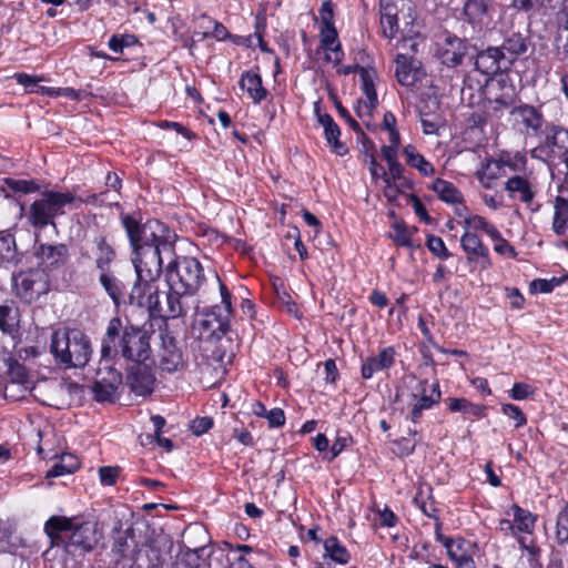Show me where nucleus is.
<instances>
[{
	"label": "nucleus",
	"instance_id": "obj_1",
	"mask_svg": "<svg viewBox=\"0 0 568 568\" xmlns=\"http://www.w3.org/2000/svg\"><path fill=\"white\" fill-rule=\"evenodd\" d=\"M122 224L135 254L134 267L145 268V276H154L162 271L163 255L173 257L176 235L165 224L150 220L140 224L130 215L122 217Z\"/></svg>",
	"mask_w": 568,
	"mask_h": 568
},
{
	"label": "nucleus",
	"instance_id": "obj_2",
	"mask_svg": "<svg viewBox=\"0 0 568 568\" xmlns=\"http://www.w3.org/2000/svg\"><path fill=\"white\" fill-rule=\"evenodd\" d=\"M150 338L146 329L132 324L123 326L120 317H112L101 343L102 358L108 361L121 355L133 364L154 363Z\"/></svg>",
	"mask_w": 568,
	"mask_h": 568
},
{
	"label": "nucleus",
	"instance_id": "obj_3",
	"mask_svg": "<svg viewBox=\"0 0 568 568\" xmlns=\"http://www.w3.org/2000/svg\"><path fill=\"white\" fill-rule=\"evenodd\" d=\"M44 531L52 547L63 546L73 556L92 551L101 538L97 524L74 525L72 519L62 516L50 517L44 524Z\"/></svg>",
	"mask_w": 568,
	"mask_h": 568
},
{
	"label": "nucleus",
	"instance_id": "obj_4",
	"mask_svg": "<svg viewBox=\"0 0 568 568\" xmlns=\"http://www.w3.org/2000/svg\"><path fill=\"white\" fill-rule=\"evenodd\" d=\"M50 352L65 367H84L91 358L90 338L79 329H58L51 335Z\"/></svg>",
	"mask_w": 568,
	"mask_h": 568
},
{
	"label": "nucleus",
	"instance_id": "obj_5",
	"mask_svg": "<svg viewBox=\"0 0 568 568\" xmlns=\"http://www.w3.org/2000/svg\"><path fill=\"white\" fill-rule=\"evenodd\" d=\"M75 200V195L71 192L44 191L41 197L31 204L28 221L38 230L54 225V219L63 215L65 206L73 204Z\"/></svg>",
	"mask_w": 568,
	"mask_h": 568
},
{
	"label": "nucleus",
	"instance_id": "obj_6",
	"mask_svg": "<svg viewBox=\"0 0 568 568\" xmlns=\"http://www.w3.org/2000/svg\"><path fill=\"white\" fill-rule=\"evenodd\" d=\"M215 277L219 283L222 303L221 305H214L211 308L203 311L197 320L200 335L207 339H220L230 329L232 296L227 287L220 281L219 276L215 275Z\"/></svg>",
	"mask_w": 568,
	"mask_h": 568
},
{
	"label": "nucleus",
	"instance_id": "obj_7",
	"mask_svg": "<svg viewBox=\"0 0 568 568\" xmlns=\"http://www.w3.org/2000/svg\"><path fill=\"white\" fill-rule=\"evenodd\" d=\"M404 387L408 390V406L410 407L409 419L417 424L423 416V412L430 409L439 403L442 393L438 383L428 385L427 379H419L409 374L403 378Z\"/></svg>",
	"mask_w": 568,
	"mask_h": 568
},
{
	"label": "nucleus",
	"instance_id": "obj_8",
	"mask_svg": "<svg viewBox=\"0 0 568 568\" xmlns=\"http://www.w3.org/2000/svg\"><path fill=\"white\" fill-rule=\"evenodd\" d=\"M169 258L166 284H173L176 288L195 294L204 280L201 263L194 257Z\"/></svg>",
	"mask_w": 568,
	"mask_h": 568
},
{
	"label": "nucleus",
	"instance_id": "obj_9",
	"mask_svg": "<svg viewBox=\"0 0 568 568\" xmlns=\"http://www.w3.org/2000/svg\"><path fill=\"white\" fill-rule=\"evenodd\" d=\"M114 358L100 359L99 368L97 369L95 381L92 385V393L94 399L98 402H113L115 399L116 390L122 384V375L112 367Z\"/></svg>",
	"mask_w": 568,
	"mask_h": 568
},
{
	"label": "nucleus",
	"instance_id": "obj_10",
	"mask_svg": "<svg viewBox=\"0 0 568 568\" xmlns=\"http://www.w3.org/2000/svg\"><path fill=\"white\" fill-rule=\"evenodd\" d=\"M13 288L26 303L36 302L49 291L48 275L40 270H28L13 275Z\"/></svg>",
	"mask_w": 568,
	"mask_h": 568
},
{
	"label": "nucleus",
	"instance_id": "obj_11",
	"mask_svg": "<svg viewBox=\"0 0 568 568\" xmlns=\"http://www.w3.org/2000/svg\"><path fill=\"white\" fill-rule=\"evenodd\" d=\"M517 94L513 84L505 81H496L488 85L484 108L487 115L499 119L505 110L516 106Z\"/></svg>",
	"mask_w": 568,
	"mask_h": 568
},
{
	"label": "nucleus",
	"instance_id": "obj_12",
	"mask_svg": "<svg viewBox=\"0 0 568 568\" xmlns=\"http://www.w3.org/2000/svg\"><path fill=\"white\" fill-rule=\"evenodd\" d=\"M159 337L160 345L156 354L159 367L170 374L183 369L185 365L183 351L173 334L164 328L160 331Z\"/></svg>",
	"mask_w": 568,
	"mask_h": 568
},
{
	"label": "nucleus",
	"instance_id": "obj_13",
	"mask_svg": "<svg viewBox=\"0 0 568 568\" xmlns=\"http://www.w3.org/2000/svg\"><path fill=\"white\" fill-rule=\"evenodd\" d=\"M134 268L138 280L129 295L130 304L146 308L151 315L153 312L154 302L158 300L160 293L156 281L159 280L162 271H159L156 275H152L149 278L145 276V272H143L146 267H143V270L140 267Z\"/></svg>",
	"mask_w": 568,
	"mask_h": 568
},
{
	"label": "nucleus",
	"instance_id": "obj_14",
	"mask_svg": "<svg viewBox=\"0 0 568 568\" xmlns=\"http://www.w3.org/2000/svg\"><path fill=\"white\" fill-rule=\"evenodd\" d=\"M80 254L82 257L92 258L95 267L100 271H108L116 257L114 247L102 233L88 236L84 245L80 248Z\"/></svg>",
	"mask_w": 568,
	"mask_h": 568
},
{
	"label": "nucleus",
	"instance_id": "obj_15",
	"mask_svg": "<svg viewBox=\"0 0 568 568\" xmlns=\"http://www.w3.org/2000/svg\"><path fill=\"white\" fill-rule=\"evenodd\" d=\"M169 291L165 294V304H161L160 295L154 302L151 317L178 318L185 316L189 311L186 298L192 294L176 288L173 284H168Z\"/></svg>",
	"mask_w": 568,
	"mask_h": 568
},
{
	"label": "nucleus",
	"instance_id": "obj_16",
	"mask_svg": "<svg viewBox=\"0 0 568 568\" xmlns=\"http://www.w3.org/2000/svg\"><path fill=\"white\" fill-rule=\"evenodd\" d=\"M513 126L526 136H537L544 125L542 113L530 104H519L509 111Z\"/></svg>",
	"mask_w": 568,
	"mask_h": 568
},
{
	"label": "nucleus",
	"instance_id": "obj_17",
	"mask_svg": "<svg viewBox=\"0 0 568 568\" xmlns=\"http://www.w3.org/2000/svg\"><path fill=\"white\" fill-rule=\"evenodd\" d=\"M34 256L41 267L40 271L48 275L49 272L63 267L69 261L70 253L63 243H41L34 247Z\"/></svg>",
	"mask_w": 568,
	"mask_h": 568
},
{
	"label": "nucleus",
	"instance_id": "obj_18",
	"mask_svg": "<svg viewBox=\"0 0 568 568\" xmlns=\"http://www.w3.org/2000/svg\"><path fill=\"white\" fill-rule=\"evenodd\" d=\"M395 77L399 84L413 87L426 77L422 62L408 52L395 57Z\"/></svg>",
	"mask_w": 568,
	"mask_h": 568
},
{
	"label": "nucleus",
	"instance_id": "obj_19",
	"mask_svg": "<svg viewBox=\"0 0 568 568\" xmlns=\"http://www.w3.org/2000/svg\"><path fill=\"white\" fill-rule=\"evenodd\" d=\"M151 362L144 364H133L126 375V384L131 392L139 396H146L153 392L155 376L152 372Z\"/></svg>",
	"mask_w": 568,
	"mask_h": 568
},
{
	"label": "nucleus",
	"instance_id": "obj_20",
	"mask_svg": "<svg viewBox=\"0 0 568 568\" xmlns=\"http://www.w3.org/2000/svg\"><path fill=\"white\" fill-rule=\"evenodd\" d=\"M475 68L486 75L496 74L510 68L509 60L505 58V51L498 47H489L477 52Z\"/></svg>",
	"mask_w": 568,
	"mask_h": 568
},
{
	"label": "nucleus",
	"instance_id": "obj_21",
	"mask_svg": "<svg viewBox=\"0 0 568 568\" xmlns=\"http://www.w3.org/2000/svg\"><path fill=\"white\" fill-rule=\"evenodd\" d=\"M529 44L528 30L511 27L504 31L503 43L499 48L505 51V58L509 60L511 65L519 55L527 52Z\"/></svg>",
	"mask_w": 568,
	"mask_h": 568
},
{
	"label": "nucleus",
	"instance_id": "obj_22",
	"mask_svg": "<svg viewBox=\"0 0 568 568\" xmlns=\"http://www.w3.org/2000/svg\"><path fill=\"white\" fill-rule=\"evenodd\" d=\"M112 554L120 558H134L138 554V542L134 538V530L130 527L122 528L121 520H116L112 528Z\"/></svg>",
	"mask_w": 568,
	"mask_h": 568
},
{
	"label": "nucleus",
	"instance_id": "obj_23",
	"mask_svg": "<svg viewBox=\"0 0 568 568\" xmlns=\"http://www.w3.org/2000/svg\"><path fill=\"white\" fill-rule=\"evenodd\" d=\"M490 0H467L464 3L463 14L465 21L474 32H481L489 24Z\"/></svg>",
	"mask_w": 568,
	"mask_h": 568
},
{
	"label": "nucleus",
	"instance_id": "obj_24",
	"mask_svg": "<svg viewBox=\"0 0 568 568\" xmlns=\"http://www.w3.org/2000/svg\"><path fill=\"white\" fill-rule=\"evenodd\" d=\"M460 245L467 255L468 262H479L481 268L491 266L489 250L475 232L466 230L460 237Z\"/></svg>",
	"mask_w": 568,
	"mask_h": 568
},
{
	"label": "nucleus",
	"instance_id": "obj_25",
	"mask_svg": "<svg viewBox=\"0 0 568 568\" xmlns=\"http://www.w3.org/2000/svg\"><path fill=\"white\" fill-rule=\"evenodd\" d=\"M468 45L463 39L448 34L444 40L439 54L444 64L456 67L459 65L465 55L468 54Z\"/></svg>",
	"mask_w": 568,
	"mask_h": 568
},
{
	"label": "nucleus",
	"instance_id": "obj_26",
	"mask_svg": "<svg viewBox=\"0 0 568 568\" xmlns=\"http://www.w3.org/2000/svg\"><path fill=\"white\" fill-rule=\"evenodd\" d=\"M394 347H384L377 355L369 356L362 364V377L369 379L377 372L390 368L395 363Z\"/></svg>",
	"mask_w": 568,
	"mask_h": 568
},
{
	"label": "nucleus",
	"instance_id": "obj_27",
	"mask_svg": "<svg viewBox=\"0 0 568 568\" xmlns=\"http://www.w3.org/2000/svg\"><path fill=\"white\" fill-rule=\"evenodd\" d=\"M321 44L323 49L331 50L333 53V55H326V61L334 62L336 64L342 61L344 53L342 51L341 43L337 41V31L334 23H331L329 26L322 24Z\"/></svg>",
	"mask_w": 568,
	"mask_h": 568
},
{
	"label": "nucleus",
	"instance_id": "obj_28",
	"mask_svg": "<svg viewBox=\"0 0 568 568\" xmlns=\"http://www.w3.org/2000/svg\"><path fill=\"white\" fill-rule=\"evenodd\" d=\"M381 24L386 38L392 39L397 32V7L394 0H379Z\"/></svg>",
	"mask_w": 568,
	"mask_h": 568
},
{
	"label": "nucleus",
	"instance_id": "obj_29",
	"mask_svg": "<svg viewBox=\"0 0 568 568\" xmlns=\"http://www.w3.org/2000/svg\"><path fill=\"white\" fill-rule=\"evenodd\" d=\"M240 87L245 90L254 103H260L266 98L267 91L262 84V78L258 73L246 71L242 74Z\"/></svg>",
	"mask_w": 568,
	"mask_h": 568
},
{
	"label": "nucleus",
	"instance_id": "obj_30",
	"mask_svg": "<svg viewBox=\"0 0 568 568\" xmlns=\"http://www.w3.org/2000/svg\"><path fill=\"white\" fill-rule=\"evenodd\" d=\"M505 189L511 197L518 194V199L526 204H529L535 197L530 182L520 175L509 178L505 183Z\"/></svg>",
	"mask_w": 568,
	"mask_h": 568
},
{
	"label": "nucleus",
	"instance_id": "obj_31",
	"mask_svg": "<svg viewBox=\"0 0 568 568\" xmlns=\"http://www.w3.org/2000/svg\"><path fill=\"white\" fill-rule=\"evenodd\" d=\"M432 190L437 194V196L442 201L446 203L458 204L463 201L462 193L453 183L448 181L436 179L432 183Z\"/></svg>",
	"mask_w": 568,
	"mask_h": 568
},
{
	"label": "nucleus",
	"instance_id": "obj_32",
	"mask_svg": "<svg viewBox=\"0 0 568 568\" xmlns=\"http://www.w3.org/2000/svg\"><path fill=\"white\" fill-rule=\"evenodd\" d=\"M19 327V312L13 305H0V329L2 333L13 336Z\"/></svg>",
	"mask_w": 568,
	"mask_h": 568
},
{
	"label": "nucleus",
	"instance_id": "obj_33",
	"mask_svg": "<svg viewBox=\"0 0 568 568\" xmlns=\"http://www.w3.org/2000/svg\"><path fill=\"white\" fill-rule=\"evenodd\" d=\"M78 458L72 454H63L59 460L47 471L45 478L60 477L72 474L79 468Z\"/></svg>",
	"mask_w": 568,
	"mask_h": 568
},
{
	"label": "nucleus",
	"instance_id": "obj_34",
	"mask_svg": "<svg viewBox=\"0 0 568 568\" xmlns=\"http://www.w3.org/2000/svg\"><path fill=\"white\" fill-rule=\"evenodd\" d=\"M358 74L362 82V90L364 91L368 101L365 103V108L372 110L377 105L378 102L374 84L375 72L366 68H358Z\"/></svg>",
	"mask_w": 568,
	"mask_h": 568
},
{
	"label": "nucleus",
	"instance_id": "obj_35",
	"mask_svg": "<svg viewBox=\"0 0 568 568\" xmlns=\"http://www.w3.org/2000/svg\"><path fill=\"white\" fill-rule=\"evenodd\" d=\"M568 202L558 196L555 201L552 230L557 235H566L568 226Z\"/></svg>",
	"mask_w": 568,
	"mask_h": 568
},
{
	"label": "nucleus",
	"instance_id": "obj_36",
	"mask_svg": "<svg viewBox=\"0 0 568 568\" xmlns=\"http://www.w3.org/2000/svg\"><path fill=\"white\" fill-rule=\"evenodd\" d=\"M0 260L14 264L19 262L16 239L7 230H0Z\"/></svg>",
	"mask_w": 568,
	"mask_h": 568
},
{
	"label": "nucleus",
	"instance_id": "obj_37",
	"mask_svg": "<svg viewBox=\"0 0 568 568\" xmlns=\"http://www.w3.org/2000/svg\"><path fill=\"white\" fill-rule=\"evenodd\" d=\"M404 154L407 164L416 168L422 174L430 175L434 173V166L422 154L417 153L413 145L405 146Z\"/></svg>",
	"mask_w": 568,
	"mask_h": 568
},
{
	"label": "nucleus",
	"instance_id": "obj_38",
	"mask_svg": "<svg viewBox=\"0 0 568 568\" xmlns=\"http://www.w3.org/2000/svg\"><path fill=\"white\" fill-rule=\"evenodd\" d=\"M101 272L102 273L100 275V283L105 290V292L109 294V296L118 305L120 303L121 297L123 296V285L106 271Z\"/></svg>",
	"mask_w": 568,
	"mask_h": 568
},
{
	"label": "nucleus",
	"instance_id": "obj_39",
	"mask_svg": "<svg viewBox=\"0 0 568 568\" xmlns=\"http://www.w3.org/2000/svg\"><path fill=\"white\" fill-rule=\"evenodd\" d=\"M326 554L336 562L346 564L349 560V554L347 549L341 545L336 537H329L324 542Z\"/></svg>",
	"mask_w": 568,
	"mask_h": 568
},
{
	"label": "nucleus",
	"instance_id": "obj_40",
	"mask_svg": "<svg viewBox=\"0 0 568 568\" xmlns=\"http://www.w3.org/2000/svg\"><path fill=\"white\" fill-rule=\"evenodd\" d=\"M447 402L452 412H460L471 416H481L485 409L484 406L473 404L465 398H448Z\"/></svg>",
	"mask_w": 568,
	"mask_h": 568
},
{
	"label": "nucleus",
	"instance_id": "obj_41",
	"mask_svg": "<svg viewBox=\"0 0 568 568\" xmlns=\"http://www.w3.org/2000/svg\"><path fill=\"white\" fill-rule=\"evenodd\" d=\"M327 143L337 155H345L348 152L347 146L339 141L341 130L338 125L333 123L324 131Z\"/></svg>",
	"mask_w": 568,
	"mask_h": 568
},
{
	"label": "nucleus",
	"instance_id": "obj_42",
	"mask_svg": "<svg viewBox=\"0 0 568 568\" xmlns=\"http://www.w3.org/2000/svg\"><path fill=\"white\" fill-rule=\"evenodd\" d=\"M511 509L516 528L520 531H529L535 524V517L531 513L517 505H514Z\"/></svg>",
	"mask_w": 568,
	"mask_h": 568
},
{
	"label": "nucleus",
	"instance_id": "obj_43",
	"mask_svg": "<svg viewBox=\"0 0 568 568\" xmlns=\"http://www.w3.org/2000/svg\"><path fill=\"white\" fill-rule=\"evenodd\" d=\"M556 539L558 544H568V505L557 516Z\"/></svg>",
	"mask_w": 568,
	"mask_h": 568
},
{
	"label": "nucleus",
	"instance_id": "obj_44",
	"mask_svg": "<svg viewBox=\"0 0 568 568\" xmlns=\"http://www.w3.org/2000/svg\"><path fill=\"white\" fill-rule=\"evenodd\" d=\"M8 375L13 384H24L28 382L29 375L24 365L16 359H10L8 363Z\"/></svg>",
	"mask_w": 568,
	"mask_h": 568
},
{
	"label": "nucleus",
	"instance_id": "obj_45",
	"mask_svg": "<svg viewBox=\"0 0 568 568\" xmlns=\"http://www.w3.org/2000/svg\"><path fill=\"white\" fill-rule=\"evenodd\" d=\"M426 244L428 250L440 260H447L452 255L444 241L438 236L429 235Z\"/></svg>",
	"mask_w": 568,
	"mask_h": 568
},
{
	"label": "nucleus",
	"instance_id": "obj_46",
	"mask_svg": "<svg viewBox=\"0 0 568 568\" xmlns=\"http://www.w3.org/2000/svg\"><path fill=\"white\" fill-rule=\"evenodd\" d=\"M513 6L525 12L538 11L542 8L550 7L551 0H513Z\"/></svg>",
	"mask_w": 568,
	"mask_h": 568
},
{
	"label": "nucleus",
	"instance_id": "obj_47",
	"mask_svg": "<svg viewBox=\"0 0 568 568\" xmlns=\"http://www.w3.org/2000/svg\"><path fill=\"white\" fill-rule=\"evenodd\" d=\"M550 142L564 154L568 153V129L554 126Z\"/></svg>",
	"mask_w": 568,
	"mask_h": 568
},
{
	"label": "nucleus",
	"instance_id": "obj_48",
	"mask_svg": "<svg viewBox=\"0 0 568 568\" xmlns=\"http://www.w3.org/2000/svg\"><path fill=\"white\" fill-rule=\"evenodd\" d=\"M6 184L10 190L24 194L39 190V185L34 181L7 179Z\"/></svg>",
	"mask_w": 568,
	"mask_h": 568
},
{
	"label": "nucleus",
	"instance_id": "obj_49",
	"mask_svg": "<svg viewBox=\"0 0 568 568\" xmlns=\"http://www.w3.org/2000/svg\"><path fill=\"white\" fill-rule=\"evenodd\" d=\"M555 41L558 53L568 58V19L559 26Z\"/></svg>",
	"mask_w": 568,
	"mask_h": 568
},
{
	"label": "nucleus",
	"instance_id": "obj_50",
	"mask_svg": "<svg viewBox=\"0 0 568 568\" xmlns=\"http://www.w3.org/2000/svg\"><path fill=\"white\" fill-rule=\"evenodd\" d=\"M466 544L467 542L464 539H452V541L445 546L447 555L452 561L456 562L467 552L465 549Z\"/></svg>",
	"mask_w": 568,
	"mask_h": 568
},
{
	"label": "nucleus",
	"instance_id": "obj_51",
	"mask_svg": "<svg viewBox=\"0 0 568 568\" xmlns=\"http://www.w3.org/2000/svg\"><path fill=\"white\" fill-rule=\"evenodd\" d=\"M490 223L483 216L480 215H469V216H466L464 222H463V226H464V230H469V232H475L476 231H484L488 227Z\"/></svg>",
	"mask_w": 568,
	"mask_h": 568
},
{
	"label": "nucleus",
	"instance_id": "obj_52",
	"mask_svg": "<svg viewBox=\"0 0 568 568\" xmlns=\"http://www.w3.org/2000/svg\"><path fill=\"white\" fill-rule=\"evenodd\" d=\"M561 283L560 278L542 280L537 278L530 283V292L550 293L555 286Z\"/></svg>",
	"mask_w": 568,
	"mask_h": 568
},
{
	"label": "nucleus",
	"instance_id": "obj_53",
	"mask_svg": "<svg viewBox=\"0 0 568 568\" xmlns=\"http://www.w3.org/2000/svg\"><path fill=\"white\" fill-rule=\"evenodd\" d=\"M136 41V38L132 34L126 36H113L109 41V48L115 52H122L123 48L130 47Z\"/></svg>",
	"mask_w": 568,
	"mask_h": 568
},
{
	"label": "nucleus",
	"instance_id": "obj_54",
	"mask_svg": "<svg viewBox=\"0 0 568 568\" xmlns=\"http://www.w3.org/2000/svg\"><path fill=\"white\" fill-rule=\"evenodd\" d=\"M120 468L112 466H103L99 468L100 480L105 486H112L115 484L119 476Z\"/></svg>",
	"mask_w": 568,
	"mask_h": 568
},
{
	"label": "nucleus",
	"instance_id": "obj_55",
	"mask_svg": "<svg viewBox=\"0 0 568 568\" xmlns=\"http://www.w3.org/2000/svg\"><path fill=\"white\" fill-rule=\"evenodd\" d=\"M501 410L505 415L516 420V427H520L527 422L523 410L516 405L504 404Z\"/></svg>",
	"mask_w": 568,
	"mask_h": 568
},
{
	"label": "nucleus",
	"instance_id": "obj_56",
	"mask_svg": "<svg viewBox=\"0 0 568 568\" xmlns=\"http://www.w3.org/2000/svg\"><path fill=\"white\" fill-rule=\"evenodd\" d=\"M534 392L532 386L526 383H516L510 390V397L515 400H523L532 395Z\"/></svg>",
	"mask_w": 568,
	"mask_h": 568
},
{
	"label": "nucleus",
	"instance_id": "obj_57",
	"mask_svg": "<svg viewBox=\"0 0 568 568\" xmlns=\"http://www.w3.org/2000/svg\"><path fill=\"white\" fill-rule=\"evenodd\" d=\"M382 179L384 180V182L386 184L385 189H384V195L386 196V199L389 202H395L398 199L399 194H400L399 189L394 183L390 182L389 176L384 171H383V174H382Z\"/></svg>",
	"mask_w": 568,
	"mask_h": 568
},
{
	"label": "nucleus",
	"instance_id": "obj_58",
	"mask_svg": "<svg viewBox=\"0 0 568 568\" xmlns=\"http://www.w3.org/2000/svg\"><path fill=\"white\" fill-rule=\"evenodd\" d=\"M213 426V420L210 417L195 418L192 422L191 429L193 434L200 436L206 433Z\"/></svg>",
	"mask_w": 568,
	"mask_h": 568
},
{
	"label": "nucleus",
	"instance_id": "obj_59",
	"mask_svg": "<svg viewBox=\"0 0 568 568\" xmlns=\"http://www.w3.org/2000/svg\"><path fill=\"white\" fill-rule=\"evenodd\" d=\"M17 82L23 85L28 92H36V88L38 87L39 79L27 73H17L14 74Z\"/></svg>",
	"mask_w": 568,
	"mask_h": 568
},
{
	"label": "nucleus",
	"instance_id": "obj_60",
	"mask_svg": "<svg viewBox=\"0 0 568 568\" xmlns=\"http://www.w3.org/2000/svg\"><path fill=\"white\" fill-rule=\"evenodd\" d=\"M321 23L324 26H329L334 23V11L332 0H326L322 3L320 9Z\"/></svg>",
	"mask_w": 568,
	"mask_h": 568
},
{
	"label": "nucleus",
	"instance_id": "obj_61",
	"mask_svg": "<svg viewBox=\"0 0 568 568\" xmlns=\"http://www.w3.org/2000/svg\"><path fill=\"white\" fill-rule=\"evenodd\" d=\"M202 550V548L186 550L182 556V562L187 568H197L200 565V551Z\"/></svg>",
	"mask_w": 568,
	"mask_h": 568
},
{
	"label": "nucleus",
	"instance_id": "obj_62",
	"mask_svg": "<svg viewBox=\"0 0 568 568\" xmlns=\"http://www.w3.org/2000/svg\"><path fill=\"white\" fill-rule=\"evenodd\" d=\"M409 201L414 207L415 214L420 217V220L425 221L426 223H430L432 219L428 215L424 204L419 200L418 196L415 194H409Z\"/></svg>",
	"mask_w": 568,
	"mask_h": 568
},
{
	"label": "nucleus",
	"instance_id": "obj_63",
	"mask_svg": "<svg viewBox=\"0 0 568 568\" xmlns=\"http://www.w3.org/2000/svg\"><path fill=\"white\" fill-rule=\"evenodd\" d=\"M393 240L402 246H412V240L405 227L396 225L394 229Z\"/></svg>",
	"mask_w": 568,
	"mask_h": 568
},
{
	"label": "nucleus",
	"instance_id": "obj_64",
	"mask_svg": "<svg viewBox=\"0 0 568 568\" xmlns=\"http://www.w3.org/2000/svg\"><path fill=\"white\" fill-rule=\"evenodd\" d=\"M268 423L273 427H280L283 426L285 423V415L283 409L281 408H273L265 415Z\"/></svg>",
	"mask_w": 568,
	"mask_h": 568
}]
</instances>
